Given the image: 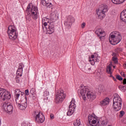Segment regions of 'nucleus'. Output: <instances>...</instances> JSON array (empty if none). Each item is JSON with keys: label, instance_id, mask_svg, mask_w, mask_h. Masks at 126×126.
Here are the masks:
<instances>
[{"label": "nucleus", "instance_id": "11", "mask_svg": "<svg viewBox=\"0 0 126 126\" xmlns=\"http://www.w3.org/2000/svg\"><path fill=\"white\" fill-rule=\"evenodd\" d=\"M2 108L7 113H12L13 111V106L9 102H4L2 105Z\"/></svg>", "mask_w": 126, "mask_h": 126}, {"label": "nucleus", "instance_id": "28", "mask_svg": "<svg viewBox=\"0 0 126 126\" xmlns=\"http://www.w3.org/2000/svg\"><path fill=\"white\" fill-rule=\"evenodd\" d=\"M119 89L123 92H125L126 90V87L125 86L121 85V86H119Z\"/></svg>", "mask_w": 126, "mask_h": 126}, {"label": "nucleus", "instance_id": "4", "mask_svg": "<svg viewBox=\"0 0 126 126\" xmlns=\"http://www.w3.org/2000/svg\"><path fill=\"white\" fill-rule=\"evenodd\" d=\"M26 11H31L32 12L33 19L36 20L38 19V16H39L38 8L32 5V3H31L28 4Z\"/></svg>", "mask_w": 126, "mask_h": 126}, {"label": "nucleus", "instance_id": "50", "mask_svg": "<svg viewBox=\"0 0 126 126\" xmlns=\"http://www.w3.org/2000/svg\"><path fill=\"white\" fill-rule=\"evenodd\" d=\"M28 126H29L28 125Z\"/></svg>", "mask_w": 126, "mask_h": 126}, {"label": "nucleus", "instance_id": "9", "mask_svg": "<svg viewBox=\"0 0 126 126\" xmlns=\"http://www.w3.org/2000/svg\"><path fill=\"white\" fill-rule=\"evenodd\" d=\"M89 126H100V122L96 118H94L92 115H89L88 116Z\"/></svg>", "mask_w": 126, "mask_h": 126}, {"label": "nucleus", "instance_id": "36", "mask_svg": "<svg viewBox=\"0 0 126 126\" xmlns=\"http://www.w3.org/2000/svg\"><path fill=\"white\" fill-rule=\"evenodd\" d=\"M120 117H123L125 115V111H121L120 112Z\"/></svg>", "mask_w": 126, "mask_h": 126}, {"label": "nucleus", "instance_id": "21", "mask_svg": "<svg viewBox=\"0 0 126 126\" xmlns=\"http://www.w3.org/2000/svg\"><path fill=\"white\" fill-rule=\"evenodd\" d=\"M75 109V107L69 106V110L67 112V116H71L72 114H73V112H74Z\"/></svg>", "mask_w": 126, "mask_h": 126}, {"label": "nucleus", "instance_id": "15", "mask_svg": "<svg viewBox=\"0 0 126 126\" xmlns=\"http://www.w3.org/2000/svg\"><path fill=\"white\" fill-rule=\"evenodd\" d=\"M99 10L103 11V12H107L109 9L108 8V5L105 3H102L99 5Z\"/></svg>", "mask_w": 126, "mask_h": 126}, {"label": "nucleus", "instance_id": "29", "mask_svg": "<svg viewBox=\"0 0 126 126\" xmlns=\"http://www.w3.org/2000/svg\"><path fill=\"white\" fill-rule=\"evenodd\" d=\"M112 61L114 62V63H118V58L117 57H113Z\"/></svg>", "mask_w": 126, "mask_h": 126}, {"label": "nucleus", "instance_id": "14", "mask_svg": "<svg viewBox=\"0 0 126 126\" xmlns=\"http://www.w3.org/2000/svg\"><path fill=\"white\" fill-rule=\"evenodd\" d=\"M23 67H24V64L21 63L19 66V68L17 71V76H20L21 77L22 76V72L23 71Z\"/></svg>", "mask_w": 126, "mask_h": 126}, {"label": "nucleus", "instance_id": "2", "mask_svg": "<svg viewBox=\"0 0 126 126\" xmlns=\"http://www.w3.org/2000/svg\"><path fill=\"white\" fill-rule=\"evenodd\" d=\"M109 40L111 45H117L122 41L121 33L118 32H113L109 35Z\"/></svg>", "mask_w": 126, "mask_h": 126}, {"label": "nucleus", "instance_id": "48", "mask_svg": "<svg viewBox=\"0 0 126 126\" xmlns=\"http://www.w3.org/2000/svg\"><path fill=\"white\" fill-rule=\"evenodd\" d=\"M113 68H116V66H113Z\"/></svg>", "mask_w": 126, "mask_h": 126}, {"label": "nucleus", "instance_id": "45", "mask_svg": "<svg viewBox=\"0 0 126 126\" xmlns=\"http://www.w3.org/2000/svg\"><path fill=\"white\" fill-rule=\"evenodd\" d=\"M124 66H125V67H126V63H125L124 64Z\"/></svg>", "mask_w": 126, "mask_h": 126}, {"label": "nucleus", "instance_id": "24", "mask_svg": "<svg viewBox=\"0 0 126 126\" xmlns=\"http://www.w3.org/2000/svg\"><path fill=\"white\" fill-rule=\"evenodd\" d=\"M111 0L113 3H114V4H120L126 1V0Z\"/></svg>", "mask_w": 126, "mask_h": 126}, {"label": "nucleus", "instance_id": "22", "mask_svg": "<svg viewBox=\"0 0 126 126\" xmlns=\"http://www.w3.org/2000/svg\"><path fill=\"white\" fill-rule=\"evenodd\" d=\"M113 70H112V64H110L106 67V72L108 74H112L113 73Z\"/></svg>", "mask_w": 126, "mask_h": 126}, {"label": "nucleus", "instance_id": "49", "mask_svg": "<svg viewBox=\"0 0 126 126\" xmlns=\"http://www.w3.org/2000/svg\"><path fill=\"white\" fill-rule=\"evenodd\" d=\"M80 87H81V88H82V86H81Z\"/></svg>", "mask_w": 126, "mask_h": 126}, {"label": "nucleus", "instance_id": "18", "mask_svg": "<svg viewBox=\"0 0 126 126\" xmlns=\"http://www.w3.org/2000/svg\"><path fill=\"white\" fill-rule=\"evenodd\" d=\"M106 12L98 9L97 12V15L100 19H103L106 16Z\"/></svg>", "mask_w": 126, "mask_h": 126}, {"label": "nucleus", "instance_id": "27", "mask_svg": "<svg viewBox=\"0 0 126 126\" xmlns=\"http://www.w3.org/2000/svg\"><path fill=\"white\" fill-rule=\"evenodd\" d=\"M75 100L74 99H72V100L70 102V104L69 105L70 107H73V108H75Z\"/></svg>", "mask_w": 126, "mask_h": 126}, {"label": "nucleus", "instance_id": "5", "mask_svg": "<svg viewBox=\"0 0 126 126\" xmlns=\"http://www.w3.org/2000/svg\"><path fill=\"white\" fill-rule=\"evenodd\" d=\"M66 95L64 94L63 90H59L57 91L55 97V102L56 104H60L62 103L65 98Z\"/></svg>", "mask_w": 126, "mask_h": 126}, {"label": "nucleus", "instance_id": "31", "mask_svg": "<svg viewBox=\"0 0 126 126\" xmlns=\"http://www.w3.org/2000/svg\"><path fill=\"white\" fill-rule=\"evenodd\" d=\"M46 4L47 2H46L45 0H41V4H42L43 6H46Z\"/></svg>", "mask_w": 126, "mask_h": 126}, {"label": "nucleus", "instance_id": "13", "mask_svg": "<svg viewBox=\"0 0 126 126\" xmlns=\"http://www.w3.org/2000/svg\"><path fill=\"white\" fill-rule=\"evenodd\" d=\"M95 34L99 37V38L100 40L102 39V38H104L105 37V32L103 30H102L101 29H99L97 30H96L95 32Z\"/></svg>", "mask_w": 126, "mask_h": 126}, {"label": "nucleus", "instance_id": "40", "mask_svg": "<svg viewBox=\"0 0 126 126\" xmlns=\"http://www.w3.org/2000/svg\"><path fill=\"white\" fill-rule=\"evenodd\" d=\"M22 126H28V123H23L22 125Z\"/></svg>", "mask_w": 126, "mask_h": 126}, {"label": "nucleus", "instance_id": "19", "mask_svg": "<svg viewBox=\"0 0 126 126\" xmlns=\"http://www.w3.org/2000/svg\"><path fill=\"white\" fill-rule=\"evenodd\" d=\"M120 19L124 21V22H126V9L123 10L120 14Z\"/></svg>", "mask_w": 126, "mask_h": 126}, {"label": "nucleus", "instance_id": "34", "mask_svg": "<svg viewBox=\"0 0 126 126\" xmlns=\"http://www.w3.org/2000/svg\"><path fill=\"white\" fill-rule=\"evenodd\" d=\"M86 25V24L84 22H83L81 25V27L82 28V29H84L85 28V26Z\"/></svg>", "mask_w": 126, "mask_h": 126}, {"label": "nucleus", "instance_id": "7", "mask_svg": "<svg viewBox=\"0 0 126 126\" xmlns=\"http://www.w3.org/2000/svg\"><path fill=\"white\" fill-rule=\"evenodd\" d=\"M10 98H11V94L8 91L4 89H0V100L5 101V100H9Z\"/></svg>", "mask_w": 126, "mask_h": 126}, {"label": "nucleus", "instance_id": "38", "mask_svg": "<svg viewBox=\"0 0 126 126\" xmlns=\"http://www.w3.org/2000/svg\"><path fill=\"white\" fill-rule=\"evenodd\" d=\"M120 74L122 75V76H123L124 77H126V75L125 74V72H122L120 73Z\"/></svg>", "mask_w": 126, "mask_h": 126}, {"label": "nucleus", "instance_id": "20", "mask_svg": "<svg viewBox=\"0 0 126 126\" xmlns=\"http://www.w3.org/2000/svg\"><path fill=\"white\" fill-rule=\"evenodd\" d=\"M17 105L20 110H25V109L27 108V102H26V101L21 104L18 103Z\"/></svg>", "mask_w": 126, "mask_h": 126}, {"label": "nucleus", "instance_id": "16", "mask_svg": "<svg viewBox=\"0 0 126 126\" xmlns=\"http://www.w3.org/2000/svg\"><path fill=\"white\" fill-rule=\"evenodd\" d=\"M86 96L89 100H94L96 99V94L94 93L89 92V93L87 94Z\"/></svg>", "mask_w": 126, "mask_h": 126}, {"label": "nucleus", "instance_id": "41", "mask_svg": "<svg viewBox=\"0 0 126 126\" xmlns=\"http://www.w3.org/2000/svg\"><path fill=\"white\" fill-rule=\"evenodd\" d=\"M112 56H113V57H116V56H117V53H113Z\"/></svg>", "mask_w": 126, "mask_h": 126}, {"label": "nucleus", "instance_id": "35", "mask_svg": "<svg viewBox=\"0 0 126 126\" xmlns=\"http://www.w3.org/2000/svg\"><path fill=\"white\" fill-rule=\"evenodd\" d=\"M30 93L32 94V95H35V91H34V89H32L30 91Z\"/></svg>", "mask_w": 126, "mask_h": 126}, {"label": "nucleus", "instance_id": "42", "mask_svg": "<svg viewBox=\"0 0 126 126\" xmlns=\"http://www.w3.org/2000/svg\"><path fill=\"white\" fill-rule=\"evenodd\" d=\"M36 96H35V95L32 96L33 100H36Z\"/></svg>", "mask_w": 126, "mask_h": 126}, {"label": "nucleus", "instance_id": "30", "mask_svg": "<svg viewBox=\"0 0 126 126\" xmlns=\"http://www.w3.org/2000/svg\"><path fill=\"white\" fill-rule=\"evenodd\" d=\"M20 80H21V79L20 78V77H19L18 76H16V81L17 83H19V82H20Z\"/></svg>", "mask_w": 126, "mask_h": 126}, {"label": "nucleus", "instance_id": "3", "mask_svg": "<svg viewBox=\"0 0 126 126\" xmlns=\"http://www.w3.org/2000/svg\"><path fill=\"white\" fill-rule=\"evenodd\" d=\"M123 101L122 98L119 95V94H114V97L113 98V107L115 111H120L122 109V104Z\"/></svg>", "mask_w": 126, "mask_h": 126}, {"label": "nucleus", "instance_id": "10", "mask_svg": "<svg viewBox=\"0 0 126 126\" xmlns=\"http://www.w3.org/2000/svg\"><path fill=\"white\" fill-rule=\"evenodd\" d=\"M73 22H74V18L71 16H68L67 17V20L66 21H65L64 24L67 29H70Z\"/></svg>", "mask_w": 126, "mask_h": 126}, {"label": "nucleus", "instance_id": "39", "mask_svg": "<svg viewBox=\"0 0 126 126\" xmlns=\"http://www.w3.org/2000/svg\"><path fill=\"white\" fill-rule=\"evenodd\" d=\"M50 119H55V116H54V114H50Z\"/></svg>", "mask_w": 126, "mask_h": 126}, {"label": "nucleus", "instance_id": "33", "mask_svg": "<svg viewBox=\"0 0 126 126\" xmlns=\"http://www.w3.org/2000/svg\"><path fill=\"white\" fill-rule=\"evenodd\" d=\"M116 78L117 79H118V80H120V81L123 80V77H122L120 75H117L116 76Z\"/></svg>", "mask_w": 126, "mask_h": 126}, {"label": "nucleus", "instance_id": "17", "mask_svg": "<svg viewBox=\"0 0 126 126\" xmlns=\"http://www.w3.org/2000/svg\"><path fill=\"white\" fill-rule=\"evenodd\" d=\"M110 102V99L108 97L105 98L104 99L100 102V105L101 107H104V106H107Z\"/></svg>", "mask_w": 126, "mask_h": 126}, {"label": "nucleus", "instance_id": "37", "mask_svg": "<svg viewBox=\"0 0 126 126\" xmlns=\"http://www.w3.org/2000/svg\"><path fill=\"white\" fill-rule=\"evenodd\" d=\"M25 94L28 96L29 95V90H26L25 91Z\"/></svg>", "mask_w": 126, "mask_h": 126}, {"label": "nucleus", "instance_id": "6", "mask_svg": "<svg viewBox=\"0 0 126 126\" xmlns=\"http://www.w3.org/2000/svg\"><path fill=\"white\" fill-rule=\"evenodd\" d=\"M7 33L10 40L14 41L18 36L16 29L13 26H10L8 28Z\"/></svg>", "mask_w": 126, "mask_h": 126}, {"label": "nucleus", "instance_id": "25", "mask_svg": "<svg viewBox=\"0 0 126 126\" xmlns=\"http://www.w3.org/2000/svg\"><path fill=\"white\" fill-rule=\"evenodd\" d=\"M49 95V91L46 90L44 92V100H48V96Z\"/></svg>", "mask_w": 126, "mask_h": 126}, {"label": "nucleus", "instance_id": "43", "mask_svg": "<svg viewBox=\"0 0 126 126\" xmlns=\"http://www.w3.org/2000/svg\"><path fill=\"white\" fill-rule=\"evenodd\" d=\"M112 78H113V80L114 81H116V80H117V79H116V78L115 77H112Z\"/></svg>", "mask_w": 126, "mask_h": 126}, {"label": "nucleus", "instance_id": "8", "mask_svg": "<svg viewBox=\"0 0 126 126\" xmlns=\"http://www.w3.org/2000/svg\"><path fill=\"white\" fill-rule=\"evenodd\" d=\"M34 120L37 124H42L45 121V117L38 111H34Z\"/></svg>", "mask_w": 126, "mask_h": 126}, {"label": "nucleus", "instance_id": "44", "mask_svg": "<svg viewBox=\"0 0 126 126\" xmlns=\"http://www.w3.org/2000/svg\"><path fill=\"white\" fill-rule=\"evenodd\" d=\"M24 94V92H21V95H23Z\"/></svg>", "mask_w": 126, "mask_h": 126}, {"label": "nucleus", "instance_id": "32", "mask_svg": "<svg viewBox=\"0 0 126 126\" xmlns=\"http://www.w3.org/2000/svg\"><path fill=\"white\" fill-rule=\"evenodd\" d=\"M46 7H52V3H46V5H45Z\"/></svg>", "mask_w": 126, "mask_h": 126}, {"label": "nucleus", "instance_id": "1", "mask_svg": "<svg viewBox=\"0 0 126 126\" xmlns=\"http://www.w3.org/2000/svg\"><path fill=\"white\" fill-rule=\"evenodd\" d=\"M51 19L47 18H44L42 20V28L44 27L47 29V26H48L47 32L48 34H53L55 32V22L56 20L59 19V14L52 12L50 14Z\"/></svg>", "mask_w": 126, "mask_h": 126}, {"label": "nucleus", "instance_id": "26", "mask_svg": "<svg viewBox=\"0 0 126 126\" xmlns=\"http://www.w3.org/2000/svg\"><path fill=\"white\" fill-rule=\"evenodd\" d=\"M94 55H91V59H93L92 60H89V62H90L92 65H94L95 64V60H94Z\"/></svg>", "mask_w": 126, "mask_h": 126}, {"label": "nucleus", "instance_id": "47", "mask_svg": "<svg viewBox=\"0 0 126 126\" xmlns=\"http://www.w3.org/2000/svg\"><path fill=\"white\" fill-rule=\"evenodd\" d=\"M91 69V68H88V70H90Z\"/></svg>", "mask_w": 126, "mask_h": 126}, {"label": "nucleus", "instance_id": "46", "mask_svg": "<svg viewBox=\"0 0 126 126\" xmlns=\"http://www.w3.org/2000/svg\"><path fill=\"white\" fill-rule=\"evenodd\" d=\"M109 76H110V77H113V75H112V74H110V75Z\"/></svg>", "mask_w": 126, "mask_h": 126}, {"label": "nucleus", "instance_id": "23", "mask_svg": "<svg viewBox=\"0 0 126 126\" xmlns=\"http://www.w3.org/2000/svg\"><path fill=\"white\" fill-rule=\"evenodd\" d=\"M21 95V91L19 90H15V99L16 101V100H18V98H19V96Z\"/></svg>", "mask_w": 126, "mask_h": 126}, {"label": "nucleus", "instance_id": "12", "mask_svg": "<svg viewBox=\"0 0 126 126\" xmlns=\"http://www.w3.org/2000/svg\"><path fill=\"white\" fill-rule=\"evenodd\" d=\"M78 92L82 96L84 101H86V96H85V94L89 93V89H88L87 87H84L83 88L81 89L80 91H78Z\"/></svg>", "mask_w": 126, "mask_h": 126}]
</instances>
